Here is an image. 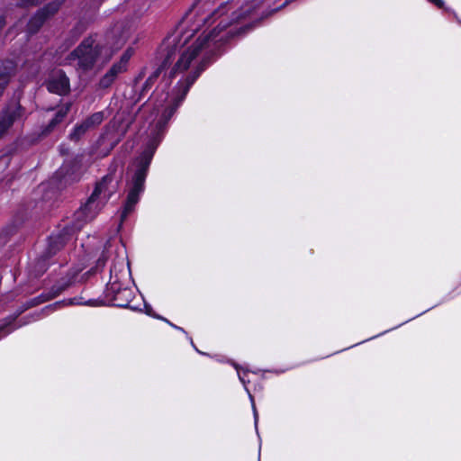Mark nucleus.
Returning a JSON list of instances; mask_svg holds the SVG:
<instances>
[{"instance_id": "nucleus-1", "label": "nucleus", "mask_w": 461, "mask_h": 461, "mask_svg": "<svg viewBox=\"0 0 461 461\" xmlns=\"http://www.w3.org/2000/svg\"><path fill=\"white\" fill-rule=\"evenodd\" d=\"M249 15L210 14L205 18V23H213L217 20L219 23L211 32H203L180 53L169 75L171 77L182 75L173 91L169 94L157 90L152 95L156 107H162L163 111L150 129L142 151L135 158L129 169L126 181L127 195L120 212V225L135 211L145 191L149 166L166 135L169 121L197 78L221 54L222 47L238 33L237 30L231 27L232 23Z\"/></svg>"}, {"instance_id": "nucleus-2", "label": "nucleus", "mask_w": 461, "mask_h": 461, "mask_svg": "<svg viewBox=\"0 0 461 461\" xmlns=\"http://www.w3.org/2000/svg\"><path fill=\"white\" fill-rule=\"evenodd\" d=\"M109 259H112V265L109 270L110 278L105 288L106 296L111 298L113 304L116 307L128 308L134 312L140 311L139 307L131 305L134 298V283L123 249L119 252L110 242H106L93 271L102 272Z\"/></svg>"}, {"instance_id": "nucleus-3", "label": "nucleus", "mask_w": 461, "mask_h": 461, "mask_svg": "<svg viewBox=\"0 0 461 461\" xmlns=\"http://www.w3.org/2000/svg\"><path fill=\"white\" fill-rule=\"evenodd\" d=\"M71 285V279L68 277H62L60 280H59L48 293H43L40 294L37 297H34L33 299H31L30 301L26 302L24 304H23L17 311L3 321V322L0 324V339L6 337L8 334L13 332L14 330L27 325L32 321H38L41 318V312H35L32 314H29L23 319L17 321L18 317L24 312L27 309L39 305L42 303H45L49 300H51L57 296H59L63 291H65L69 285Z\"/></svg>"}, {"instance_id": "nucleus-4", "label": "nucleus", "mask_w": 461, "mask_h": 461, "mask_svg": "<svg viewBox=\"0 0 461 461\" xmlns=\"http://www.w3.org/2000/svg\"><path fill=\"white\" fill-rule=\"evenodd\" d=\"M102 47L92 37L85 39L67 58L68 62L77 70H91L101 55Z\"/></svg>"}, {"instance_id": "nucleus-5", "label": "nucleus", "mask_w": 461, "mask_h": 461, "mask_svg": "<svg viewBox=\"0 0 461 461\" xmlns=\"http://www.w3.org/2000/svg\"><path fill=\"white\" fill-rule=\"evenodd\" d=\"M26 110L21 104L20 97L14 96L0 111V140L5 136L16 122L23 123Z\"/></svg>"}, {"instance_id": "nucleus-6", "label": "nucleus", "mask_w": 461, "mask_h": 461, "mask_svg": "<svg viewBox=\"0 0 461 461\" xmlns=\"http://www.w3.org/2000/svg\"><path fill=\"white\" fill-rule=\"evenodd\" d=\"M77 232H78V230H74L70 222L52 232L47 240L45 249L42 251V253L45 254V258L49 257L52 259L74 239Z\"/></svg>"}, {"instance_id": "nucleus-7", "label": "nucleus", "mask_w": 461, "mask_h": 461, "mask_svg": "<svg viewBox=\"0 0 461 461\" xmlns=\"http://www.w3.org/2000/svg\"><path fill=\"white\" fill-rule=\"evenodd\" d=\"M106 203L91 194L86 202L74 213L71 224L78 231L90 221L94 220Z\"/></svg>"}, {"instance_id": "nucleus-8", "label": "nucleus", "mask_w": 461, "mask_h": 461, "mask_svg": "<svg viewBox=\"0 0 461 461\" xmlns=\"http://www.w3.org/2000/svg\"><path fill=\"white\" fill-rule=\"evenodd\" d=\"M47 90L60 96L70 92V81L66 73L61 70L53 71L45 81Z\"/></svg>"}, {"instance_id": "nucleus-9", "label": "nucleus", "mask_w": 461, "mask_h": 461, "mask_svg": "<svg viewBox=\"0 0 461 461\" xmlns=\"http://www.w3.org/2000/svg\"><path fill=\"white\" fill-rule=\"evenodd\" d=\"M60 7V3L58 1L50 2L41 9L38 10L36 14L29 20L27 24V33L34 34L42 26L44 22L51 15L56 14Z\"/></svg>"}, {"instance_id": "nucleus-10", "label": "nucleus", "mask_w": 461, "mask_h": 461, "mask_svg": "<svg viewBox=\"0 0 461 461\" xmlns=\"http://www.w3.org/2000/svg\"><path fill=\"white\" fill-rule=\"evenodd\" d=\"M104 119V112H96L87 116L81 122H77L70 131L68 138L72 141H78L89 130L100 125Z\"/></svg>"}, {"instance_id": "nucleus-11", "label": "nucleus", "mask_w": 461, "mask_h": 461, "mask_svg": "<svg viewBox=\"0 0 461 461\" xmlns=\"http://www.w3.org/2000/svg\"><path fill=\"white\" fill-rule=\"evenodd\" d=\"M117 187L118 181L115 180L112 175L108 174L95 184V189L91 194L106 203L115 194Z\"/></svg>"}, {"instance_id": "nucleus-12", "label": "nucleus", "mask_w": 461, "mask_h": 461, "mask_svg": "<svg viewBox=\"0 0 461 461\" xmlns=\"http://www.w3.org/2000/svg\"><path fill=\"white\" fill-rule=\"evenodd\" d=\"M57 176L65 183L78 181L81 176L80 160L78 158L66 160L57 172Z\"/></svg>"}, {"instance_id": "nucleus-13", "label": "nucleus", "mask_w": 461, "mask_h": 461, "mask_svg": "<svg viewBox=\"0 0 461 461\" xmlns=\"http://www.w3.org/2000/svg\"><path fill=\"white\" fill-rule=\"evenodd\" d=\"M59 305H84L89 307H100L105 305L104 300L102 297L97 298H86L84 295L75 296L68 300H63L55 303L53 305L46 306L42 312L48 311L51 308H57Z\"/></svg>"}, {"instance_id": "nucleus-14", "label": "nucleus", "mask_w": 461, "mask_h": 461, "mask_svg": "<svg viewBox=\"0 0 461 461\" xmlns=\"http://www.w3.org/2000/svg\"><path fill=\"white\" fill-rule=\"evenodd\" d=\"M228 363H230L236 369L239 380L243 384L244 390L248 393V396L249 398V401H250L251 406H252L255 427H256V429H258V411L256 409L254 397L250 393V391L248 388V384L249 383V380L246 379V375L249 372V370L248 368H244L243 366H240L239 364H237L236 362H234L232 360H228Z\"/></svg>"}, {"instance_id": "nucleus-15", "label": "nucleus", "mask_w": 461, "mask_h": 461, "mask_svg": "<svg viewBox=\"0 0 461 461\" xmlns=\"http://www.w3.org/2000/svg\"><path fill=\"white\" fill-rule=\"evenodd\" d=\"M58 260L51 259L49 257L45 258V254L41 253L36 260L29 267V274L31 276L39 277L42 276L48 269L50 264L57 263Z\"/></svg>"}, {"instance_id": "nucleus-16", "label": "nucleus", "mask_w": 461, "mask_h": 461, "mask_svg": "<svg viewBox=\"0 0 461 461\" xmlns=\"http://www.w3.org/2000/svg\"><path fill=\"white\" fill-rule=\"evenodd\" d=\"M71 105L72 104L69 102L60 105L55 113L54 117L44 127L42 132L47 134L52 131L57 127V125H59L66 118L71 109Z\"/></svg>"}, {"instance_id": "nucleus-17", "label": "nucleus", "mask_w": 461, "mask_h": 461, "mask_svg": "<svg viewBox=\"0 0 461 461\" xmlns=\"http://www.w3.org/2000/svg\"><path fill=\"white\" fill-rule=\"evenodd\" d=\"M155 318L158 319V320H161L163 321H165L166 323H167L170 327H172L173 329L184 333L186 338L189 339L190 343L192 344V346L194 347V348L201 355H205V353L200 351L194 344L193 342V339L191 337L188 336L187 332L185 330V329H183L182 327H179L176 324H174L173 322H171L170 321H168L167 319L162 317V316H159V315H157V316H154ZM208 354H206L207 356Z\"/></svg>"}, {"instance_id": "nucleus-18", "label": "nucleus", "mask_w": 461, "mask_h": 461, "mask_svg": "<svg viewBox=\"0 0 461 461\" xmlns=\"http://www.w3.org/2000/svg\"><path fill=\"white\" fill-rule=\"evenodd\" d=\"M127 68L128 67L126 65H124L123 63L122 64V62L117 61L113 64V66L108 69V71L106 73L109 74L113 78H114L116 80L117 77L120 74H122L127 70Z\"/></svg>"}, {"instance_id": "nucleus-19", "label": "nucleus", "mask_w": 461, "mask_h": 461, "mask_svg": "<svg viewBox=\"0 0 461 461\" xmlns=\"http://www.w3.org/2000/svg\"><path fill=\"white\" fill-rule=\"evenodd\" d=\"M127 68L128 67L126 65H124L123 63L122 64V62L117 61L113 64V66L108 69V71L106 73L109 74L113 78H114L116 80L117 77L120 74H122L127 70Z\"/></svg>"}, {"instance_id": "nucleus-20", "label": "nucleus", "mask_w": 461, "mask_h": 461, "mask_svg": "<svg viewBox=\"0 0 461 461\" xmlns=\"http://www.w3.org/2000/svg\"><path fill=\"white\" fill-rule=\"evenodd\" d=\"M127 68L128 67L126 65H124L123 63L122 64V62L117 61L113 64V66L108 69V71L106 73L109 74L113 78H114L116 80L117 77L120 74H122L127 70Z\"/></svg>"}, {"instance_id": "nucleus-21", "label": "nucleus", "mask_w": 461, "mask_h": 461, "mask_svg": "<svg viewBox=\"0 0 461 461\" xmlns=\"http://www.w3.org/2000/svg\"><path fill=\"white\" fill-rule=\"evenodd\" d=\"M159 74L160 68H158L146 79L141 89V95H144V93L148 92L152 87V86L159 77Z\"/></svg>"}, {"instance_id": "nucleus-22", "label": "nucleus", "mask_w": 461, "mask_h": 461, "mask_svg": "<svg viewBox=\"0 0 461 461\" xmlns=\"http://www.w3.org/2000/svg\"><path fill=\"white\" fill-rule=\"evenodd\" d=\"M115 79L113 78L109 74L105 73L98 82V88L106 89L109 88L113 83Z\"/></svg>"}, {"instance_id": "nucleus-23", "label": "nucleus", "mask_w": 461, "mask_h": 461, "mask_svg": "<svg viewBox=\"0 0 461 461\" xmlns=\"http://www.w3.org/2000/svg\"><path fill=\"white\" fill-rule=\"evenodd\" d=\"M427 1L429 2L430 4L436 5L438 8L445 9L446 11L450 12L451 14H453V15L455 16L456 20L461 24V21L458 18V16L456 14V12L454 10L450 9V8L445 7L444 0H427Z\"/></svg>"}, {"instance_id": "nucleus-24", "label": "nucleus", "mask_w": 461, "mask_h": 461, "mask_svg": "<svg viewBox=\"0 0 461 461\" xmlns=\"http://www.w3.org/2000/svg\"><path fill=\"white\" fill-rule=\"evenodd\" d=\"M133 52H134L133 48H131V47L127 48L125 50V51L122 53V55L121 56V59L119 61L122 62V64L123 63L124 65H126L128 67L129 60L131 58V56L133 55Z\"/></svg>"}, {"instance_id": "nucleus-25", "label": "nucleus", "mask_w": 461, "mask_h": 461, "mask_svg": "<svg viewBox=\"0 0 461 461\" xmlns=\"http://www.w3.org/2000/svg\"><path fill=\"white\" fill-rule=\"evenodd\" d=\"M129 32H122L119 39L113 43L115 49H120L128 40Z\"/></svg>"}, {"instance_id": "nucleus-26", "label": "nucleus", "mask_w": 461, "mask_h": 461, "mask_svg": "<svg viewBox=\"0 0 461 461\" xmlns=\"http://www.w3.org/2000/svg\"><path fill=\"white\" fill-rule=\"evenodd\" d=\"M288 4H289V0H285V1H284L283 3H281L280 5H278L275 6L274 8L270 9V10L267 12V15H269V14H273V13H275V12H276V11L280 10V9H282L283 7H285V5H287Z\"/></svg>"}, {"instance_id": "nucleus-27", "label": "nucleus", "mask_w": 461, "mask_h": 461, "mask_svg": "<svg viewBox=\"0 0 461 461\" xmlns=\"http://www.w3.org/2000/svg\"><path fill=\"white\" fill-rule=\"evenodd\" d=\"M41 0H21L24 5H38Z\"/></svg>"}, {"instance_id": "nucleus-28", "label": "nucleus", "mask_w": 461, "mask_h": 461, "mask_svg": "<svg viewBox=\"0 0 461 461\" xmlns=\"http://www.w3.org/2000/svg\"><path fill=\"white\" fill-rule=\"evenodd\" d=\"M5 25V17L0 15V32L2 31V29L4 28Z\"/></svg>"}, {"instance_id": "nucleus-29", "label": "nucleus", "mask_w": 461, "mask_h": 461, "mask_svg": "<svg viewBox=\"0 0 461 461\" xmlns=\"http://www.w3.org/2000/svg\"><path fill=\"white\" fill-rule=\"evenodd\" d=\"M176 37H169L167 39V44L169 46L171 43H175Z\"/></svg>"}, {"instance_id": "nucleus-30", "label": "nucleus", "mask_w": 461, "mask_h": 461, "mask_svg": "<svg viewBox=\"0 0 461 461\" xmlns=\"http://www.w3.org/2000/svg\"><path fill=\"white\" fill-rule=\"evenodd\" d=\"M144 306H145V308H146V312H147V314H149V315H152V314H151V306H150V305H149V304H147L146 303H145Z\"/></svg>"}, {"instance_id": "nucleus-31", "label": "nucleus", "mask_w": 461, "mask_h": 461, "mask_svg": "<svg viewBox=\"0 0 461 461\" xmlns=\"http://www.w3.org/2000/svg\"><path fill=\"white\" fill-rule=\"evenodd\" d=\"M388 331H389V330H384V332H382V333H380V334H378V335H376V336H374V337L370 338V339H375V338H376V337H379V336H381V335H383V334H384V333H387ZM367 340H369V339H368Z\"/></svg>"}, {"instance_id": "nucleus-32", "label": "nucleus", "mask_w": 461, "mask_h": 461, "mask_svg": "<svg viewBox=\"0 0 461 461\" xmlns=\"http://www.w3.org/2000/svg\"><path fill=\"white\" fill-rule=\"evenodd\" d=\"M416 317H417V315H416L415 317H413V319H415ZM411 320H412V318H411ZM410 321H411V319H410ZM408 321H409V320H408V321H405L403 322V324H404V323H408ZM402 324H400V325H398L397 327H400V326H402Z\"/></svg>"}, {"instance_id": "nucleus-33", "label": "nucleus", "mask_w": 461, "mask_h": 461, "mask_svg": "<svg viewBox=\"0 0 461 461\" xmlns=\"http://www.w3.org/2000/svg\"><path fill=\"white\" fill-rule=\"evenodd\" d=\"M429 312V309H426V311H424L423 312H421V313L418 314V315H417V317H418V316H420V315H421V314H423V313H424V312Z\"/></svg>"}, {"instance_id": "nucleus-34", "label": "nucleus", "mask_w": 461, "mask_h": 461, "mask_svg": "<svg viewBox=\"0 0 461 461\" xmlns=\"http://www.w3.org/2000/svg\"><path fill=\"white\" fill-rule=\"evenodd\" d=\"M170 59V54L167 55L166 61H168Z\"/></svg>"}, {"instance_id": "nucleus-35", "label": "nucleus", "mask_w": 461, "mask_h": 461, "mask_svg": "<svg viewBox=\"0 0 461 461\" xmlns=\"http://www.w3.org/2000/svg\"><path fill=\"white\" fill-rule=\"evenodd\" d=\"M117 32V27L113 31V34H115Z\"/></svg>"}, {"instance_id": "nucleus-36", "label": "nucleus", "mask_w": 461, "mask_h": 461, "mask_svg": "<svg viewBox=\"0 0 461 461\" xmlns=\"http://www.w3.org/2000/svg\"><path fill=\"white\" fill-rule=\"evenodd\" d=\"M216 360L219 361V362H223V360L221 358H218L217 357Z\"/></svg>"}]
</instances>
